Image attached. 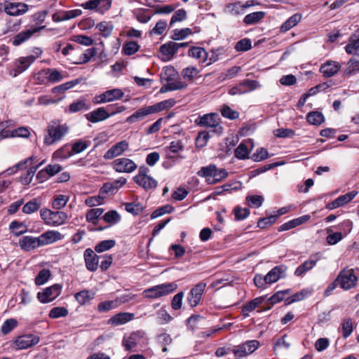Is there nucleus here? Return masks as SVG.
Here are the masks:
<instances>
[{
    "mask_svg": "<svg viewBox=\"0 0 359 359\" xmlns=\"http://www.w3.org/2000/svg\"><path fill=\"white\" fill-rule=\"evenodd\" d=\"M47 135L44 137L46 145H52L60 141L69 132L67 124H60L57 121L50 122L47 127Z\"/></svg>",
    "mask_w": 359,
    "mask_h": 359,
    "instance_id": "1",
    "label": "nucleus"
},
{
    "mask_svg": "<svg viewBox=\"0 0 359 359\" xmlns=\"http://www.w3.org/2000/svg\"><path fill=\"white\" fill-rule=\"evenodd\" d=\"M149 170L145 166L139 168L138 173L133 177L134 182L145 190L154 189L158 182L148 173Z\"/></svg>",
    "mask_w": 359,
    "mask_h": 359,
    "instance_id": "2",
    "label": "nucleus"
},
{
    "mask_svg": "<svg viewBox=\"0 0 359 359\" xmlns=\"http://www.w3.org/2000/svg\"><path fill=\"white\" fill-rule=\"evenodd\" d=\"M124 96V93L120 88H113L107 90L102 93L95 96L93 102L95 104L111 102L121 100Z\"/></svg>",
    "mask_w": 359,
    "mask_h": 359,
    "instance_id": "3",
    "label": "nucleus"
},
{
    "mask_svg": "<svg viewBox=\"0 0 359 359\" xmlns=\"http://www.w3.org/2000/svg\"><path fill=\"white\" fill-rule=\"evenodd\" d=\"M336 281L344 290L354 287L358 282V278L353 269H344L338 275Z\"/></svg>",
    "mask_w": 359,
    "mask_h": 359,
    "instance_id": "4",
    "label": "nucleus"
},
{
    "mask_svg": "<svg viewBox=\"0 0 359 359\" xmlns=\"http://www.w3.org/2000/svg\"><path fill=\"white\" fill-rule=\"evenodd\" d=\"M111 166L116 172L120 173H130L137 168V164L133 160L128 158L115 159L112 162Z\"/></svg>",
    "mask_w": 359,
    "mask_h": 359,
    "instance_id": "5",
    "label": "nucleus"
},
{
    "mask_svg": "<svg viewBox=\"0 0 359 359\" xmlns=\"http://www.w3.org/2000/svg\"><path fill=\"white\" fill-rule=\"evenodd\" d=\"M219 121L220 118L217 114L210 113L199 116L196 119L195 123L199 126L214 128L215 131H217L218 129H222V127L219 126Z\"/></svg>",
    "mask_w": 359,
    "mask_h": 359,
    "instance_id": "6",
    "label": "nucleus"
},
{
    "mask_svg": "<svg viewBox=\"0 0 359 359\" xmlns=\"http://www.w3.org/2000/svg\"><path fill=\"white\" fill-rule=\"evenodd\" d=\"M205 287L206 283L200 282L191 289L187 297V301L191 307L194 308L198 305Z\"/></svg>",
    "mask_w": 359,
    "mask_h": 359,
    "instance_id": "7",
    "label": "nucleus"
},
{
    "mask_svg": "<svg viewBox=\"0 0 359 359\" xmlns=\"http://www.w3.org/2000/svg\"><path fill=\"white\" fill-rule=\"evenodd\" d=\"M259 346V342L257 340H250L240 344L232 349V353L236 357H244L255 351Z\"/></svg>",
    "mask_w": 359,
    "mask_h": 359,
    "instance_id": "8",
    "label": "nucleus"
},
{
    "mask_svg": "<svg viewBox=\"0 0 359 359\" xmlns=\"http://www.w3.org/2000/svg\"><path fill=\"white\" fill-rule=\"evenodd\" d=\"M61 289L62 287L60 285H53L46 287L43 291L38 292L37 298L43 304L50 302L60 294Z\"/></svg>",
    "mask_w": 359,
    "mask_h": 359,
    "instance_id": "9",
    "label": "nucleus"
},
{
    "mask_svg": "<svg viewBox=\"0 0 359 359\" xmlns=\"http://www.w3.org/2000/svg\"><path fill=\"white\" fill-rule=\"evenodd\" d=\"M129 143L126 140H122L113 145L104 154V158L106 160L113 159L119 156L128 149Z\"/></svg>",
    "mask_w": 359,
    "mask_h": 359,
    "instance_id": "10",
    "label": "nucleus"
},
{
    "mask_svg": "<svg viewBox=\"0 0 359 359\" xmlns=\"http://www.w3.org/2000/svg\"><path fill=\"white\" fill-rule=\"evenodd\" d=\"M287 267L285 265H278L273 267L265 276V280L268 284H272L277 282L280 278L286 276Z\"/></svg>",
    "mask_w": 359,
    "mask_h": 359,
    "instance_id": "11",
    "label": "nucleus"
},
{
    "mask_svg": "<svg viewBox=\"0 0 359 359\" xmlns=\"http://www.w3.org/2000/svg\"><path fill=\"white\" fill-rule=\"evenodd\" d=\"M35 60L36 57L34 55L21 57L16 60L15 62V69L13 71V77L18 76L20 74L27 70Z\"/></svg>",
    "mask_w": 359,
    "mask_h": 359,
    "instance_id": "12",
    "label": "nucleus"
},
{
    "mask_svg": "<svg viewBox=\"0 0 359 359\" xmlns=\"http://www.w3.org/2000/svg\"><path fill=\"white\" fill-rule=\"evenodd\" d=\"M39 342V337L34 334H25L18 337L15 344L18 349L29 348Z\"/></svg>",
    "mask_w": 359,
    "mask_h": 359,
    "instance_id": "13",
    "label": "nucleus"
},
{
    "mask_svg": "<svg viewBox=\"0 0 359 359\" xmlns=\"http://www.w3.org/2000/svg\"><path fill=\"white\" fill-rule=\"evenodd\" d=\"M108 111L109 109H107V107L105 108L104 107H101L88 114H86L85 116L90 122L97 123L104 121L111 116V114H110Z\"/></svg>",
    "mask_w": 359,
    "mask_h": 359,
    "instance_id": "14",
    "label": "nucleus"
},
{
    "mask_svg": "<svg viewBox=\"0 0 359 359\" xmlns=\"http://www.w3.org/2000/svg\"><path fill=\"white\" fill-rule=\"evenodd\" d=\"M64 236L57 231L48 230L39 236L41 246L48 245L62 240Z\"/></svg>",
    "mask_w": 359,
    "mask_h": 359,
    "instance_id": "15",
    "label": "nucleus"
},
{
    "mask_svg": "<svg viewBox=\"0 0 359 359\" xmlns=\"http://www.w3.org/2000/svg\"><path fill=\"white\" fill-rule=\"evenodd\" d=\"M153 114L149 106L138 109L130 116L126 118V122L130 124L137 123L144 120L149 115Z\"/></svg>",
    "mask_w": 359,
    "mask_h": 359,
    "instance_id": "16",
    "label": "nucleus"
},
{
    "mask_svg": "<svg viewBox=\"0 0 359 359\" xmlns=\"http://www.w3.org/2000/svg\"><path fill=\"white\" fill-rule=\"evenodd\" d=\"M46 26L43 25L38 27H34L32 29H29L22 31L13 37L12 43L14 46H19L28 40L34 33L43 29Z\"/></svg>",
    "mask_w": 359,
    "mask_h": 359,
    "instance_id": "17",
    "label": "nucleus"
},
{
    "mask_svg": "<svg viewBox=\"0 0 359 359\" xmlns=\"http://www.w3.org/2000/svg\"><path fill=\"white\" fill-rule=\"evenodd\" d=\"M83 257L87 269L90 271H95L98 266L99 257L90 248L84 251Z\"/></svg>",
    "mask_w": 359,
    "mask_h": 359,
    "instance_id": "18",
    "label": "nucleus"
},
{
    "mask_svg": "<svg viewBox=\"0 0 359 359\" xmlns=\"http://www.w3.org/2000/svg\"><path fill=\"white\" fill-rule=\"evenodd\" d=\"M28 6L23 3L8 2L5 6V12L10 15L18 16L25 13Z\"/></svg>",
    "mask_w": 359,
    "mask_h": 359,
    "instance_id": "19",
    "label": "nucleus"
},
{
    "mask_svg": "<svg viewBox=\"0 0 359 359\" xmlns=\"http://www.w3.org/2000/svg\"><path fill=\"white\" fill-rule=\"evenodd\" d=\"M20 248L25 251H30L41 247L39 237L30 236H23L19 240Z\"/></svg>",
    "mask_w": 359,
    "mask_h": 359,
    "instance_id": "20",
    "label": "nucleus"
},
{
    "mask_svg": "<svg viewBox=\"0 0 359 359\" xmlns=\"http://www.w3.org/2000/svg\"><path fill=\"white\" fill-rule=\"evenodd\" d=\"M341 68L339 62L334 61H327L320 67V72L325 77H331L336 74Z\"/></svg>",
    "mask_w": 359,
    "mask_h": 359,
    "instance_id": "21",
    "label": "nucleus"
},
{
    "mask_svg": "<svg viewBox=\"0 0 359 359\" xmlns=\"http://www.w3.org/2000/svg\"><path fill=\"white\" fill-rule=\"evenodd\" d=\"M311 218L309 215H304L302 217L293 219L287 222L278 227V231H284L292 229L296 226L303 224L308 222Z\"/></svg>",
    "mask_w": 359,
    "mask_h": 359,
    "instance_id": "22",
    "label": "nucleus"
},
{
    "mask_svg": "<svg viewBox=\"0 0 359 359\" xmlns=\"http://www.w3.org/2000/svg\"><path fill=\"white\" fill-rule=\"evenodd\" d=\"M248 144L252 145V140L249 139L245 141H243L235 149V156L241 160H245L249 158V154L250 150L248 148Z\"/></svg>",
    "mask_w": 359,
    "mask_h": 359,
    "instance_id": "23",
    "label": "nucleus"
},
{
    "mask_svg": "<svg viewBox=\"0 0 359 359\" xmlns=\"http://www.w3.org/2000/svg\"><path fill=\"white\" fill-rule=\"evenodd\" d=\"M261 87L259 81L256 80L244 79L238 83L240 94H245L257 90Z\"/></svg>",
    "mask_w": 359,
    "mask_h": 359,
    "instance_id": "24",
    "label": "nucleus"
},
{
    "mask_svg": "<svg viewBox=\"0 0 359 359\" xmlns=\"http://www.w3.org/2000/svg\"><path fill=\"white\" fill-rule=\"evenodd\" d=\"M158 297H162L170 294L175 291L177 285L175 282L166 283L155 285Z\"/></svg>",
    "mask_w": 359,
    "mask_h": 359,
    "instance_id": "25",
    "label": "nucleus"
},
{
    "mask_svg": "<svg viewBox=\"0 0 359 359\" xmlns=\"http://www.w3.org/2000/svg\"><path fill=\"white\" fill-rule=\"evenodd\" d=\"M114 25L111 21H102L97 23L95 29L99 31L101 36L104 38L109 37L114 30Z\"/></svg>",
    "mask_w": 359,
    "mask_h": 359,
    "instance_id": "26",
    "label": "nucleus"
},
{
    "mask_svg": "<svg viewBox=\"0 0 359 359\" xmlns=\"http://www.w3.org/2000/svg\"><path fill=\"white\" fill-rule=\"evenodd\" d=\"M48 74V81L51 83H55L61 81L68 76L66 72H60L57 69L46 68Z\"/></svg>",
    "mask_w": 359,
    "mask_h": 359,
    "instance_id": "27",
    "label": "nucleus"
},
{
    "mask_svg": "<svg viewBox=\"0 0 359 359\" xmlns=\"http://www.w3.org/2000/svg\"><path fill=\"white\" fill-rule=\"evenodd\" d=\"M160 52L165 60H170L177 52L174 41H169L160 47Z\"/></svg>",
    "mask_w": 359,
    "mask_h": 359,
    "instance_id": "28",
    "label": "nucleus"
},
{
    "mask_svg": "<svg viewBox=\"0 0 359 359\" xmlns=\"http://www.w3.org/2000/svg\"><path fill=\"white\" fill-rule=\"evenodd\" d=\"M165 149L166 153V158H175V154H178L180 151L184 150V144L180 140L172 141Z\"/></svg>",
    "mask_w": 359,
    "mask_h": 359,
    "instance_id": "29",
    "label": "nucleus"
},
{
    "mask_svg": "<svg viewBox=\"0 0 359 359\" xmlns=\"http://www.w3.org/2000/svg\"><path fill=\"white\" fill-rule=\"evenodd\" d=\"M190 57L196 58L199 62L204 63L208 60V54L203 48L191 47L188 53Z\"/></svg>",
    "mask_w": 359,
    "mask_h": 359,
    "instance_id": "30",
    "label": "nucleus"
},
{
    "mask_svg": "<svg viewBox=\"0 0 359 359\" xmlns=\"http://www.w3.org/2000/svg\"><path fill=\"white\" fill-rule=\"evenodd\" d=\"M134 315L130 313H119L112 316L109 322L115 325L125 324L133 320Z\"/></svg>",
    "mask_w": 359,
    "mask_h": 359,
    "instance_id": "31",
    "label": "nucleus"
},
{
    "mask_svg": "<svg viewBox=\"0 0 359 359\" xmlns=\"http://www.w3.org/2000/svg\"><path fill=\"white\" fill-rule=\"evenodd\" d=\"M176 102L174 99H168L166 100L161 101L156 103L153 105L149 106L152 114L160 112L165 109H168L172 107L175 104Z\"/></svg>",
    "mask_w": 359,
    "mask_h": 359,
    "instance_id": "32",
    "label": "nucleus"
},
{
    "mask_svg": "<svg viewBox=\"0 0 359 359\" xmlns=\"http://www.w3.org/2000/svg\"><path fill=\"white\" fill-rule=\"evenodd\" d=\"M318 259H309L299 265L294 271L296 276H302L307 271L311 270L316 264Z\"/></svg>",
    "mask_w": 359,
    "mask_h": 359,
    "instance_id": "33",
    "label": "nucleus"
},
{
    "mask_svg": "<svg viewBox=\"0 0 359 359\" xmlns=\"http://www.w3.org/2000/svg\"><path fill=\"white\" fill-rule=\"evenodd\" d=\"M68 219V215L62 211H53L50 226H59L64 224Z\"/></svg>",
    "mask_w": 359,
    "mask_h": 359,
    "instance_id": "34",
    "label": "nucleus"
},
{
    "mask_svg": "<svg viewBox=\"0 0 359 359\" xmlns=\"http://www.w3.org/2000/svg\"><path fill=\"white\" fill-rule=\"evenodd\" d=\"M76 301L81 305L86 304L95 297V292L90 290H82L75 294Z\"/></svg>",
    "mask_w": 359,
    "mask_h": 359,
    "instance_id": "35",
    "label": "nucleus"
},
{
    "mask_svg": "<svg viewBox=\"0 0 359 359\" xmlns=\"http://www.w3.org/2000/svg\"><path fill=\"white\" fill-rule=\"evenodd\" d=\"M90 109V104L86 100L81 99L72 102L69 107L70 113H76L81 111H87Z\"/></svg>",
    "mask_w": 359,
    "mask_h": 359,
    "instance_id": "36",
    "label": "nucleus"
},
{
    "mask_svg": "<svg viewBox=\"0 0 359 359\" xmlns=\"http://www.w3.org/2000/svg\"><path fill=\"white\" fill-rule=\"evenodd\" d=\"M82 14V11L80 9H74V10H69V11H65L61 12V15L59 18H55V17H53V21L54 22H60V21H65L70 19L75 18L78 16H80Z\"/></svg>",
    "mask_w": 359,
    "mask_h": 359,
    "instance_id": "37",
    "label": "nucleus"
},
{
    "mask_svg": "<svg viewBox=\"0 0 359 359\" xmlns=\"http://www.w3.org/2000/svg\"><path fill=\"white\" fill-rule=\"evenodd\" d=\"M346 52L348 54H355L359 50V37L354 33L350 38L348 43L345 46Z\"/></svg>",
    "mask_w": 359,
    "mask_h": 359,
    "instance_id": "38",
    "label": "nucleus"
},
{
    "mask_svg": "<svg viewBox=\"0 0 359 359\" xmlns=\"http://www.w3.org/2000/svg\"><path fill=\"white\" fill-rule=\"evenodd\" d=\"M339 330L344 339L348 338L353 330L352 320L351 318L344 319Z\"/></svg>",
    "mask_w": 359,
    "mask_h": 359,
    "instance_id": "39",
    "label": "nucleus"
},
{
    "mask_svg": "<svg viewBox=\"0 0 359 359\" xmlns=\"http://www.w3.org/2000/svg\"><path fill=\"white\" fill-rule=\"evenodd\" d=\"M358 73H359V60L352 57L347 62L344 74L345 76H351Z\"/></svg>",
    "mask_w": 359,
    "mask_h": 359,
    "instance_id": "40",
    "label": "nucleus"
},
{
    "mask_svg": "<svg viewBox=\"0 0 359 359\" xmlns=\"http://www.w3.org/2000/svg\"><path fill=\"white\" fill-rule=\"evenodd\" d=\"M140 46L137 42L134 41H130L126 42L122 48V53L124 55L130 56L137 53Z\"/></svg>",
    "mask_w": 359,
    "mask_h": 359,
    "instance_id": "41",
    "label": "nucleus"
},
{
    "mask_svg": "<svg viewBox=\"0 0 359 359\" xmlns=\"http://www.w3.org/2000/svg\"><path fill=\"white\" fill-rule=\"evenodd\" d=\"M69 196L64 194H58L53 197L52 208L55 210L63 208L69 201Z\"/></svg>",
    "mask_w": 359,
    "mask_h": 359,
    "instance_id": "42",
    "label": "nucleus"
},
{
    "mask_svg": "<svg viewBox=\"0 0 359 359\" xmlns=\"http://www.w3.org/2000/svg\"><path fill=\"white\" fill-rule=\"evenodd\" d=\"M217 166L210 164L208 166L202 167L197 172L198 175L206 179V182L209 184V180L212 179L213 173L216 171Z\"/></svg>",
    "mask_w": 359,
    "mask_h": 359,
    "instance_id": "43",
    "label": "nucleus"
},
{
    "mask_svg": "<svg viewBox=\"0 0 359 359\" xmlns=\"http://www.w3.org/2000/svg\"><path fill=\"white\" fill-rule=\"evenodd\" d=\"M265 16L263 11L254 12L245 15L243 22L245 25H253L259 22Z\"/></svg>",
    "mask_w": 359,
    "mask_h": 359,
    "instance_id": "44",
    "label": "nucleus"
},
{
    "mask_svg": "<svg viewBox=\"0 0 359 359\" xmlns=\"http://www.w3.org/2000/svg\"><path fill=\"white\" fill-rule=\"evenodd\" d=\"M41 207V203L39 202L37 198H34L29 202H27L23 207H22V212L25 214H32L35 212H36Z\"/></svg>",
    "mask_w": 359,
    "mask_h": 359,
    "instance_id": "45",
    "label": "nucleus"
},
{
    "mask_svg": "<svg viewBox=\"0 0 359 359\" xmlns=\"http://www.w3.org/2000/svg\"><path fill=\"white\" fill-rule=\"evenodd\" d=\"M306 119L310 124L318 126L325 121V117L321 112L311 111L307 114Z\"/></svg>",
    "mask_w": 359,
    "mask_h": 359,
    "instance_id": "46",
    "label": "nucleus"
},
{
    "mask_svg": "<svg viewBox=\"0 0 359 359\" xmlns=\"http://www.w3.org/2000/svg\"><path fill=\"white\" fill-rule=\"evenodd\" d=\"M302 17L299 14H294L290 17L280 27L282 32H287L294 27L301 20Z\"/></svg>",
    "mask_w": 359,
    "mask_h": 359,
    "instance_id": "47",
    "label": "nucleus"
},
{
    "mask_svg": "<svg viewBox=\"0 0 359 359\" xmlns=\"http://www.w3.org/2000/svg\"><path fill=\"white\" fill-rule=\"evenodd\" d=\"M79 83V79H75L73 81H67L65 83H62L61 85H59V86H57L53 88L51 91L53 93H64L66 90L74 87L75 86H76Z\"/></svg>",
    "mask_w": 359,
    "mask_h": 359,
    "instance_id": "48",
    "label": "nucleus"
},
{
    "mask_svg": "<svg viewBox=\"0 0 359 359\" xmlns=\"http://www.w3.org/2000/svg\"><path fill=\"white\" fill-rule=\"evenodd\" d=\"M357 194L358 191H352L344 195L339 196L337 198L334 200L337 203V206L339 208L344 205L345 204L352 201Z\"/></svg>",
    "mask_w": 359,
    "mask_h": 359,
    "instance_id": "49",
    "label": "nucleus"
},
{
    "mask_svg": "<svg viewBox=\"0 0 359 359\" xmlns=\"http://www.w3.org/2000/svg\"><path fill=\"white\" fill-rule=\"evenodd\" d=\"M103 212V208H97L90 209L87 212L86 215V221L93 224H95L96 220L102 215Z\"/></svg>",
    "mask_w": 359,
    "mask_h": 359,
    "instance_id": "50",
    "label": "nucleus"
},
{
    "mask_svg": "<svg viewBox=\"0 0 359 359\" xmlns=\"http://www.w3.org/2000/svg\"><path fill=\"white\" fill-rule=\"evenodd\" d=\"M116 244V241L113 239L104 240L97 243L95 247V250L101 253L112 248Z\"/></svg>",
    "mask_w": 359,
    "mask_h": 359,
    "instance_id": "51",
    "label": "nucleus"
},
{
    "mask_svg": "<svg viewBox=\"0 0 359 359\" xmlns=\"http://www.w3.org/2000/svg\"><path fill=\"white\" fill-rule=\"evenodd\" d=\"M228 176V172L224 168L218 169L216 168V171L213 173L212 179L209 180L210 184H214L219 182L223 179Z\"/></svg>",
    "mask_w": 359,
    "mask_h": 359,
    "instance_id": "52",
    "label": "nucleus"
},
{
    "mask_svg": "<svg viewBox=\"0 0 359 359\" xmlns=\"http://www.w3.org/2000/svg\"><path fill=\"white\" fill-rule=\"evenodd\" d=\"M103 219L110 225H114L121 220V216L116 210H110L103 215Z\"/></svg>",
    "mask_w": 359,
    "mask_h": 359,
    "instance_id": "53",
    "label": "nucleus"
},
{
    "mask_svg": "<svg viewBox=\"0 0 359 359\" xmlns=\"http://www.w3.org/2000/svg\"><path fill=\"white\" fill-rule=\"evenodd\" d=\"M137 345V334H131L128 337H124L123 339V346L126 351L133 350Z\"/></svg>",
    "mask_w": 359,
    "mask_h": 359,
    "instance_id": "54",
    "label": "nucleus"
},
{
    "mask_svg": "<svg viewBox=\"0 0 359 359\" xmlns=\"http://www.w3.org/2000/svg\"><path fill=\"white\" fill-rule=\"evenodd\" d=\"M225 12L233 15H238L243 13L240 1L227 4L225 7Z\"/></svg>",
    "mask_w": 359,
    "mask_h": 359,
    "instance_id": "55",
    "label": "nucleus"
},
{
    "mask_svg": "<svg viewBox=\"0 0 359 359\" xmlns=\"http://www.w3.org/2000/svg\"><path fill=\"white\" fill-rule=\"evenodd\" d=\"M96 53L97 49L95 48H88L81 55L79 60L75 63L79 65L87 63L96 55Z\"/></svg>",
    "mask_w": 359,
    "mask_h": 359,
    "instance_id": "56",
    "label": "nucleus"
},
{
    "mask_svg": "<svg viewBox=\"0 0 359 359\" xmlns=\"http://www.w3.org/2000/svg\"><path fill=\"white\" fill-rule=\"evenodd\" d=\"M150 7L154 9V14H170L175 9V6L172 5H149Z\"/></svg>",
    "mask_w": 359,
    "mask_h": 359,
    "instance_id": "57",
    "label": "nucleus"
},
{
    "mask_svg": "<svg viewBox=\"0 0 359 359\" xmlns=\"http://www.w3.org/2000/svg\"><path fill=\"white\" fill-rule=\"evenodd\" d=\"M37 167L32 166L29 168L25 174L21 175L20 179V182L22 184H29L32 182Z\"/></svg>",
    "mask_w": 359,
    "mask_h": 359,
    "instance_id": "58",
    "label": "nucleus"
},
{
    "mask_svg": "<svg viewBox=\"0 0 359 359\" xmlns=\"http://www.w3.org/2000/svg\"><path fill=\"white\" fill-rule=\"evenodd\" d=\"M191 33V29L189 28L176 29L172 31V39L173 40H182Z\"/></svg>",
    "mask_w": 359,
    "mask_h": 359,
    "instance_id": "59",
    "label": "nucleus"
},
{
    "mask_svg": "<svg viewBox=\"0 0 359 359\" xmlns=\"http://www.w3.org/2000/svg\"><path fill=\"white\" fill-rule=\"evenodd\" d=\"M261 302L262 300L259 298H256L244 305L242 309L243 314L248 316V313L258 307Z\"/></svg>",
    "mask_w": 359,
    "mask_h": 359,
    "instance_id": "60",
    "label": "nucleus"
},
{
    "mask_svg": "<svg viewBox=\"0 0 359 359\" xmlns=\"http://www.w3.org/2000/svg\"><path fill=\"white\" fill-rule=\"evenodd\" d=\"M18 325V322L15 319L10 318L7 319L3 323L1 330L4 334H7L11 332Z\"/></svg>",
    "mask_w": 359,
    "mask_h": 359,
    "instance_id": "61",
    "label": "nucleus"
},
{
    "mask_svg": "<svg viewBox=\"0 0 359 359\" xmlns=\"http://www.w3.org/2000/svg\"><path fill=\"white\" fill-rule=\"evenodd\" d=\"M241 71V67L234 66L231 68L227 69L225 72H223L220 74L219 79L222 81H225L227 79H231L235 77L238 73Z\"/></svg>",
    "mask_w": 359,
    "mask_h": 359,
    "instance_id": "62",
    "label": "nucleus"
},
{
    "mask_svg": "<svg viewBox=\"0 0 359 359\" xmlns=\"http://www.w3.org/2000/svg\"><path fill=\"white\" fill-rule=\"evenodd\" d=\"M68 315V310L65 307H54L49 312V317L50 318H58L60 317H65Z\"/></svg>",
    "mask_w": 359,
    "mask_h": 359,
    "instance_id": "63",
    "label": "nucleus"
},
{
    "mask_svg": "<svg viewBox=\"0 0 359 359\" xmlns=\"http://www.w3.org/2000/svg\"><path fill=\"white\" fill-rule=\"evenodd\" d=\"M246 201L250 207L259 208L263 203L264 198L259 195L248 196Z\"/></svg>",
    "mask_w": 359,
    "mask_h": 359,
    "instance_id": "64",
    "label": "nucleus"
}]
</instances>
